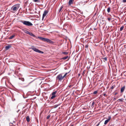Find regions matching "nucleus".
Returning <instances> with one entry per match:
<instances>
[{
	"instance_id": "f257e3e1",
	"label": "nucleus",
	"mask_w": 126,
	"mask_h": 126,
	"mask_svg": "<svg viewBox=\"0 0 126 126\" xmlns=\"http://www.w3.org/2000/svg\"><path fill=\"white\" fill-rule=\"evenodd\" d=\"M68 73H66L63 75V73L60 74L58 75L56 77V80L58 81H61L65 77Z\"/></svg>"
},
{
	"instance_id": "f03ea898",
	"label": "nucleus",
	"mask_w": 126,
	"mask_h": 126,
	"mask_svg": "<svg viewBox=\"0 0 126 126\" xmlns=\"http://www.w3.org/2000/svg\"><path fill=\"white\" fill-rule=\"evenodd\" d=\"M20 7L19 4H16L14 5L10 9V11L13 13H15L18 9Z\"/></svg>"
},
{
	"instance_id": "7ed1b4c3",
	"label": "nucleus",
	"mask_w": 126,
	"mask_h": 126,
	"mask_svg": "<svg viewBox=\"0 0 126 126\" xmlns=\"http://www.w3.org/2000/svg\"><path fill=\"white\" fill-rule=\"evenodd\" d=\"M21 22L24 25L28 26H30L33 25L29 21L23 20L21 21Z\"/></svg>"
},
{
	"instance_id": "20e7f679",
	"label": "nucleus",
	"mask_w": 126,
	"mask_h": 126,
	"mask_svg": "<svg viewBox=\"0 0 126 126\" xmlns=\"http://www.w3.org/2000/svg\"><path fill=\"white\" fill-rule=\"evenodd\" d=\"M31 49H32L34 51L37 52H38L41 54H43L44 52L42 51H41L38 49L35 48L34 46H32L31 48H30Z\"/></svg>"
},
{
	"instance_id": "39448f33",
	"label": "nucleus",
	"mask_w": 126,
	"mask_h": 126,
	"mask_svg": "<svg viewBox=\"0 0 126 126\" xmlns=\"http://www.w3.org/2000/svg\"><path fill=\"white\" fill-rule=\"evenodd\" d=\"M48 11L47 10H45L44 11L42 19H43L47 15L48 13Z\"/></svg>"
},
{
	"instance_id": "423d86ee",
	"label": "nucleus",
	"mask_w": 126,
	"mask_h": 126,
	"mask_svg": "<svg viewBox=\"0 0 126 126\" xmlns=\"http://www.w3.org/2000/svg\"><path fill=\"white\" fill-rule=\"evenodd\" d=\"M57 93L56 91H54L53 92L52 94V96L51 97V99H52L56 97V94Z\"/></svg>"
},
{
	"instance_id": "0eeeda50",
	"label": "nucleus",
	"mask_w": 126,
	"mask_h": 126,
	"mask_svg": "<svg viewBox=\"0 0 126 126\" xmlns=\"http://www.w3.org/2000/svg\"><path fill=\"white\" fill-rule=\"evenodd\" d=\"M43 41H46L47 42H49L50 43H52V41L49 39L45 38H44Z\"/></svg>"
},
{
	"instance_id": "6e6552de",
	"label": "nucleus",
	"mask_w": 126,
	"mask_h": 126,
	"mask_svg": "<svg viewBox=\"0 0 126 126\" xmlns=\"http://www.w3.org/2000/svg\"><path fill=\"white\" fill-rule=\"evenodd\" d=\"M111 118V116H109L108 117V119L105 120V122L104 124L105 125H106L107 123L110 120V119Z\"/></svg>"
},
{
	"instance_id": "1a4fd4ad",
	"label": "nucleus",
	"mask_w": 126,
	"mask_h": 126,
	"mask_svg": "<svg viewBox=\"0 0 126 126\" xmlns=\"http://www.w3.org/2000/svg\"><path fill=\"white\" fill-rule=\"evenodd\" d=\"M11 47V46L10 45H9L5 47V49L6 50H8Z\"/></svg>"
},
{
	"instance_id": "9d476101",
	"label": "nucleus",
	"mask_w": 126,
	"mask_h": 126,
	"mask_svg": "<svg viewBox=\"0 0 126 126\" xmlns=\"http://www.w3.org/2000/svg\"><path fill=\"white\" fill-rule=\"evenodd\" d=\"M125 88V86H124L122 87L121 89V93H123Z\"/></svg>"
},
{
	"instance_id": "9b49d317",
	"label": "nucleus",
	"mask_w": 126,
	"mask_h": 126,
	"mask_svg": "<svg viewBox=\"0 0 126 126\" xmlns=\"http://www.w3.org/2000/svg\"><path fill=\"white\" fill-rule=\"evenodd\" d=\"M73 3V0H70L68 2V4L69 5H70L72 4Z\"/></svg>"
},
{
	"instance_id": "f8f14e48",
	"label": "nucleus",
	"mask_w": 126,
	"mask_h": 126,
	"mask_svg": "<svg viewBox=\"0 0 126 126\" xmlns=\"http://www.w3.org/2000/svg\"><path fill=\"white\" fill-rule=\"evenodd\" d=\"M26 119L27 121L28 122H30V119L29 116H27L26 117Z\"/></svg>"
},
{
	"instance_id": "ddd939ff",
	"label": "nucleus",
	"mask_w": 126,
	"mask_h": 126,
	"mask_svg": "<svg viewBox=\"0 0 126 126\" xmlns=\"http://www.w3.org/2000/svg\"><path fill=\"white\" fill-rule=\"evenodd\" d=\"M101 59L103 60L104 62L107 61V57H106L105 58H102Z\"/></svg>"
},
{
	"instance_id": "4468645a",
	"label": "nucleus",
	"mask_w": 126,
	"mask_h": 126,
	"mask_svg": "<svg viewBox=\"0 0 126 126\" xmlns=\"http://www.w3.org/2000/svg\"><path fill=\"white\" fill-rule=\"evenodd\" d=\"M15 35H12L10 37H9V39H12L14 38V37L15 36Z\"/></svg>"
},
{
	"instance_id": "2eb2a0df",
	"label": "nucleus",
	"mask_w": 126,
	"mask_h": 126,
	"mask_svg": "<svg viewBox=\"0 0 126 126\" xmlns=\"http://www.w3.org/2000/svg\"><path fill=\"white\" fill-rule=\"evenodd\" d=\"M95 103V102L94 101H93L92 105L91 106V107L92 108H93V107H94V104Z\"/></svg>"
},
{
	"instance_id": "dca6fc26",
	"label": "nucleus",
	"mask_w": 126,
	"mask_h": 126,
	"mask_svg": "<svg viewBox=\"0 0 126 126\" xmlns=\"http://www.w3.org/2000/svg\"><path fill=\"white\" fill-rule=\"evenodd\" d=\"M33 1L35 2H39L40 0H32Z\"/></svg>"
},
{
	"instance_id": "f3484780",
	"label": "nucleus",
	"mask_w": 126,
	"mask_h": 126,
	"mask_svg": "<svg viewBox=\"0 0 126 126\" xmlns=\"http://www.w3.org/2000/svg\"><path fill=\"white\" fill-rule=\"evenodd\" d=\"M123 98L117 100L118 102H122L123 101Z\"/></svg>"
},
{
	"instance_id": "a211bd4d",
	"label": "nucleus",
	"mask_w": 126,
	"mask_h": 126,
	"mask_svg": "<svg viewBox=\"0 0 126 126\" xmlns=\"http://www.w3.org/2000/svg\"><path fill=\"white\" fill-rule=\"evenodd\" d=\"M63 6H62L60 7V8L59 9V12H60L62 10V9L63 8Z\"/></svg>"
},
{
	"instance_id": "6ab92c4d",
	"label": "nucleus",
	"mask_w": 126,
	"mask_h": 126,
	"mask_svg": "<svg viewBox=\"0 0 126 126\" xmlns=\"http://www.w3.org/2000/svg\"><path fill=\"white\" fill-rule=\"evenodd\" d=\"M68 57V56H67L64 57L63 58H62V59L65 60Z\"/></svg>"
},
{
	"instance_id": "aec40b11",
	"label": "nucleus",
	"mask_w": 126,
	"mask_h": 126,
	"mask_svg": "<svg viewBox=\"0 0 126 126\" xmlns=\"http://www.w3.org/2000/svg\"><path fill=\"white\" fill-rule=\"evenodd\" d=\"M110 7H109L107 8V12L108 13H109L110 11Z\"/></svg>"
},
{
	"instance_id": "412c9836",
	"label": "nucleus",
	"mask_w": 126,
	"mask_h": 126,
	"mask_svg": "<svg viewBox=\"0 0 126 126\" xmlns=\"http://www.w3.org/2000/svg\"><path fill=\"white\" fill-rule=\"evenodd\" d=\"M62 54H64V55H67L68 54V53L67 52H62Z\"/></svg>"
},
{
	"instance_id": "4be33fe9",
	"label": "nucleus",
	"mask_w": 126,
	"mask_h": 126,
	"mask_svg": "<svg viewBox=\"0 0 126 126\" xmlns=\"http://www.w3.org/2000/svg\"><path fill=\"white\" fill-rule=\"evenodd\" d=\"M124 28V27L123 26L121 27L120 28V31H122L123 30Z\"/></svg>"
},
{
	"instance_id": "5701e85b",
	"label": "nucleus",
	"mask_w": 126,
	"mask_h": 126,
	"mask_svg": "<svg viewBox=\"0 0 126 126\" xmlns=\"http://www.w3.org/2000/svg\"><path fill=\"white\" fill-rule=\"evenodd\" d=\"M115 86L114 85H112L111 87V89H113L114 88V87H115Z\"/></svg>"
},
{
	"instance_id": "b1692460",
	"label": "nucleus",
	"mask_w": 126,
	"mask_h": 126,
	"mask_svg": "<svg viewBox=\"0 0 126 126\" xmlns=\"http://www.w3.org/2000/svg\"><path fill=\"white\" fill-rule=\"evenodd\" d=\"M30 34L31 35V36H32L33 37H35V36L33 34V33H30V34Z\"/></svg>"
},
{
	"instance_id": "393cba45",
	"label": "nucleus",
	"mask_w": 126,
	"mask_h": 126,
	"mask_svg": "<svg viewBox=\"0 0 126 126\" xmlns=\"http://www.w3.org/2000/svg\"><path fill=\"white\" fill-rule=\"evenodd\" d=\"M38 38H39L41 40L43 41V39L44 38L42 37H38Z\"/></svg>"
},
{
	"instance_id": "a878e982",
	"label": "nucleus",
	"mask_w": 126,
	"mask_h": 126,
	"mask_svg": "<svg viewBox=\"0 0 126 126\" xmlns=\"http://www.w3.org/2000/svg\"><path fill=\"white\" fill-rule=\"evenodd\" d=\"M25 32L28 34H30V33L29 31L27 30L25 31Z\"/></svg>"
},
{
	"instance_id": "bb28decb",
	"label": "nucleus",
	"mask_w": 126,
	"mask_h": 126,
	"mask_svg": "<svg viewBox=\"0 0 126 126\" xmlns=\"http://www.w3.org/2000/svg\"><path fill=\"white\" fill-rule=\"evenodd\" d=\"M50 115H48V116H47V119H48L50 117Z\"/></svg>"
},
{
	"instance_id": "cd10ccee",
	"label": "nucleus",
	"mask_w": 126,
	"mask_h": 126,
	"mask_svg": "<svg viewBox=\"0 0 126 126\" xmlns=\"http://www.w3.org/2000/svg\"><path fill=\"white\" fill-rule=\"evenodd\" d=\"M97 91H95L94 92L93 94H96L97 93Z\"/></svg>"
},
{
	"instance_id": "c85d7f7f",
	"label": "nucleus",
	"mask_w": 126,
	"mask_h": 126,
	"mask_svg": "<svg viewBox=\"0 0 126 126\" xmlns=\"http://www.w3.org/2000/svg\"><path fill=\"white\" fill-rule=\"evenodd\" d=\"M122 2L123 3L126 2V0H123L122 1Z\"/></svg>"
},
{
	"instance_id": "c756f323",
	"label": "nucleus",
	"mask_w": 126,
	"mask_h": 126,
	"mask_svg": "<svg viewBox=\"0 0 126 126\" xmlns=\"http://www.w3.org/2000/svg\"><path fill=\"white\" fill-rule=\"evenodd\" d=\"M85 47L86 48H88V45H86Z\"/></svg>"
},
{
	"instance_id": "7c9ffc66",
	"label": "nucleus",
	"mask_w": 126,
	"mask_h": 126,
	"mask_svg": "<svg viewBox=\"0 0 126 126\" xmlns=\"http://www.w3.org/2000/svg\"><path fill=\"white\" fill-rule=\"evenodd\" d=\"M100 122L99 123H98V124L96 126H98L99 125Z\"/></svg>"
},
{
	"instance_id": "2f4dec72",
	"label": "nucleus",
	"mask_w": 126,
	"mask_h": 126,
	"mask_svg": "<svg viewBox=\"0 0 126 126\" xmlns=\"http://www.w3.org/2000/svg\"><path fill=\"white\" fill-rule=\"evenodd\" d=\"M110 19H111L110 18H108V20L109 21H110Z\"/></svg>"
},
{
	"instance_id": "473e14b6",
	"label": "nucleus",
	"mask_w": 126,
	"mask_h": 126,
	"mask_svg": "<svg viewBox=\"0 0 126 126\" xmlns=\"http://www.w3.org/2000/svg\"><path fill=\"white\" fill-rule=\"evenodd\" d=\"M21 80L22 81H24V79L23 78H22V79H21Z\"/></svg>"
},
{
	"instance_id": "72a5a7b5",
	"label": "nucleus",
	"mask_w": 126,
	"mask_h": 126,
	"mask_svg": "<svg viewBox=\"0 0 126 126\" xmlns=\"http://www.w3.org/2000/svg\"><path fill=\"white\" fill-rule=\"evenodd\" d=\"M72 85H70L69 86V87L70 88L72 87Z\"/></svg>"
},
{
	"instance_id": "f704fd0d",
	"label": "nucleus",
	"mask_w": 126,
	"mask_h": 126,
	"mask_svg": "<svg viewBox=\"0 0 126 126\" xmlns=\"http://www.w3.org/2000/svg\"><path fill=\"white\" fill-rule=\"evenodd\" d=\"M80 74H78V77H79L80 76Z\"/></svg>"
},
{
	"instance_id": "c9c22d12",
	"label": "nucleus",
	"mask_w": 126,
	"mask_h": 126,
	"mask_svg": "<svg viewBox=\"0 0 126 126\" xmlns=\"http://www.w3.org/2000/svg\"><path fill=\"white\" fill-rule=\"evenodd\" d=\"M103 95L104 96H105V95H106V94H103Z\"/></svg>"
},
{
	"instance_id": "e433bc0d",
	"label": "nucleus",
	"mask_w": 126,
	"mask_h": 126,
	"mask_svg": "<svg viewBox=\"0 0 126 126\" xmlns=\"http://www.w3.org/2000/svg\"><path fill=\"white\" fill-rule=\"evenodd\" d=\"M19 110H18L17 111V112H19Z\"/></svg>"
},
{
	"instance_id": "4c0bfd02",
	"label": "nucleus",
	"mask_w": 126,
	"mask_h": 126,
	"mask_svg": "<svg viewBox=\"0 0 126 126\" xmlns=\"http://www.w3.org/2000/svg\"><path fill=\"white\" fill-rule=\"evenodd\" d=\"M70 126H73V125H71Z\"/></svg>"
},
{
	"instance_id": "58836bf2",
	"label": "nucleus",
	"mask_w": 126,
	"mask_h": 126,
	"mask_svg": "<svg viewBox=\"0 0 126 126\" xmlns=\"http://www.w3.org/2000/svg\"><path fill=\"white\" fill-rule=\"evenodd\" d=\"M67 19H69V18H68V17H67Z\"/></svg>"
},
{
	"instance_id": "ea45409f",
	"label": "nucleus",
	"mask_w": 126,
	"mask_h": 126,
	"mask_svg": "<svg viewBox=\"0 0 126 126\" xmlns=\"http://www.w3.org/2000/svg\"><path fill=\"white\" fill-rule=\"evenodd\" d=\"M115 99H116L115 98H114V100H115Z\"/></svg>"
},
{
	"instance_id": "a19ab883",
	"label": "nucleus",
	"mask_w": 126,
	"mask_h": 126,
	"mask_svg": "<svg viewBox=\"0 0 126 126\" xmlns=\"http://www.w3.org/2000/svg\"><path fill=\"white\" fill-rule=\"evenodd\" d=\"M116 94H117V93H115V95H116Z\"/></svg>"
}]
</instances>
